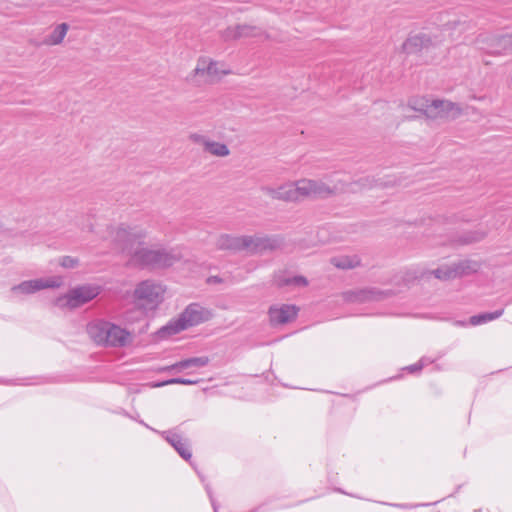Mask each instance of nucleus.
<instances>
[{
    "mask_svg": "<svg viewBox=\"0 0 512 512\" xmlns=\"http://www.w3.org/2000/svg\"><path fill=\"white\" fill-rule=\"evenodd\" d=\"M87 332L95 343L106 347H125L133 342L129 331L104 320L89 323Z\"/></svg>",
    "mask_w": 512,
    "mask_h": 512,
    "instance_id": "f257e3e1",
    "label": "nucleus"
},
{
    "mask_svg": "<svg viewBox=\"0 0 512 512\" xmlns=\"http://www.w3.org/2000/svg\"><path fill=\"white\" fill-rule=\"evenodd\" d=\"M181 258V254L176 249L159 246L143 247L134 254L130 267L150 270L166 269L179 262Z\"/></svg>",
    "mask_w": 512,
    "mask_h": 512,
    "instance_id": "f03ea898",
    "label": "nucleus"
},
{
    "mask_svg": "<svg viewBox=\"0 0 512 512\" xmlns=\"http://www.w3.org/2000/svg\"><path fill=\"white\" fill-rule=\"evenodd\" d=\"M147 231L141 226L119 225L113 237L114 248L128 257L127 266L132 264L134 254L144 246Z\"/></svg>",
    "mask_w": 512,
    "mask_h": 512,
    "instance_id": "7ed1b4c3",
    "label": "nucleus"
},
{
    "mask_svg": "<svg viewBox=\"0 0 512 512\" xmlns=\"http://www.w3.org/2000/svg\"><path fill=\"white\" fill-rule=\"evenodd\" d=\"M211 312L203 308L199 304H190L179 316V318L170 322L168 325L161 328L159 333L161 335H174L182 330L187 329L208 321L211 318Z\"/></svg>",
    "mask_w": 512,
    "mask_h": 512,
    "instance_id": "20e7f679",
    "label": "nucleus"
},
{
    "mask_svg": "<svg viewBox=\"0 0 512 512\" xmlns=\"http://www.w3.org/2000/svg\"><path fill=\"white\" fill-rule=\"evenodd\" d=\"M229 73V70H220L217 61L203 56L197 60V65L187 77V81L199 87L205 84H213L220 80V75Z\"/></svg>",
    "mask_w": 512,
    "mask_h": 512,
    "instance_id": "39448f33",
    "label": "nucleus"
},
{
    "mask_svg": "<svg viewBox=\"0 0 512 512\" xmlns=\"http://www.w3.org/2000/svg\"><path fill=\"white\" fill-rule=\"evenodd\" d=\"M475 43L480 49L486 50L493 55L512 54V35H496L481 33L477 36Z\"/></svg>",
    "mask_w": 512,
    "mask_h": 512,
    "instance_id": "423d86ee",
    "label": "nucleus"
},
{
    "mask_svg": "<svg viewBox=\"0 0 512 512\" xmlns=\"http://www.w3.org/2000/svg\"><path fill=\"white\" fill-rule=\"evenodd\" d=\"M300 198L305 199H327L338 193L336 186H329L322 180L303 178L299 180Z\"/></svg>",
    "mask_w": 512,
    "mask_h": 512,
    "instance_id": "0eeeda50",
    "label": "nucleus"
},
{
    "mask_svg": "<svg viewBox=\"0 0 512 512\" xmlns=\"http://www.w3.org/2000/svg\"><path fill=\"white\" fill-rule=\"evenodd\" d=\"M219 36L224 42L259 37H264L266 40L270 39V35L261 27L247 23L228 26L225 29L219 31Z\"/></svg>",
    "mask_w": 512,
    "mask_h": 512,
    "instance_id": "6e6552de",
    "label": "nucleus"
},
{
    "mask_svg": "<svg viewBox=\"0 0 512 512\" xmlns=\"http://www.w3.org/2000/svg\"><path fill=\"white\" fill-rule=\"evenodd\" d=\"M284 239L279 235H248L247 253L262 255L265 252H274L284 247Z\"/></svg>",
    "mask_w": 512,
    "mask_h": 512,
    "instance_id": "1a4fd4ad",
    "label": "nucleus"
},
{
    "mask_svg": "<svg viewBox=\"0 0 512 512\" xmlns=\"http://www.w3.org/2000/svg\"><path fill=\"white\" fill-rule=\"evenodd\" d=\"M260 190L273 200L287 203L301 202L299 180L288 181L276 187L264 185Z\"/></svg>",
    "mask_w": 512,
    "mask_h": 512,
    "instance_id": "9d476101",
    "label": "nucleus"
},
{
    "mask_svg": "<svg viewBox=\"0 0 512 512\" xmlns=\"http://www.w3.org/2000/svg\"><path fill=\"white\" fill-rule=\"evenodd\" d=\"M99 294V288L93 286H80L73 288L64 297H60L57 300L59 306H68L70 308L79 307Z\"/></svg>",
    "mask_w": 512,
    "mask_h": 512,
    "instance_id": "9b49d317",
    "label": "nucleus"
},
{
    "mask_svg": "<svg viewBox=\"0 0 512 512\" xmlns=\"http://www.w3.org/2000/svg\"><path fill=\"white\" fill-rule=\"evenodd\" d=\"M164 292L165 289L160 283L144 280L136 286L134 297L147 304H158L162 301Z\"/></svg>",
    "mask_w": 512,
    "mask_h": 512,
    "instance_id": "f8f14e48",
    "label": "nucleus"
},
{
    "mask_svg": "<svg viewBox=\"0 0 512 512\" xmlns=\"http://www.w3.org/2000/svg\"><path fill=\"white\" fill-rule=\"evenodd\" d=\"M299 308L295 305H272L268 310L269 321L272 326L284 325L294 321Z\"/></svg>",
    "mask_w": 512,
    "mask_h": 512,
    "instance_id": "ddd939ff",
    "label": "nucleus"
},
{
    "mask_svg": "<svg viewBox=\"0 0 512 512\" xmlns=\"http://www.w3.org/2000/svg\"><path fill=\"white\" fill-rule=\"evenodd\" d=\"M62 283L61 278H49V279H34L23 281L18 285H15L11 288V291L14 293H22V294H32L39 290L45 288H56L59 287Z\"/></svg>",
    "mask_w": 512,
    "mask_h": 512,
    "instance_id": "4468645a",
    "label": "nucleus"
},
{
    "mask_svg": "<svg viewBox=\"0 0 512 512\" xmlns=\"http://www.w3.org/2000/svg\"><path fill=\"white\" fill-rule=\"evenodd\" d=\"M215 246L218 250H226L233 253L245 251L247 253L248 235L221 234L216 239Z\"/></svg>",
    "mask_w": 512,
    "mask_h": 512,
    "instance_id": "2eb2a0df",
    "label": "nucleus"
},
{
    "mask_svg": "<svg viewBox=\"0 0 512 512\" xmlns=\"http://www.w3.org/2000/svg\"><path fill=\"white\" fill-rule=\"evenodd\" d=\"M162 435L184 460L190 461L192 452L186 438L174 431H166Z\"/></svg>",
    "mask_w": 512,
    "mask_h": 512,
    "instance_id": "dca6fc26",
    "label": "nucleus"
},
{
    "mask_svg": "<svg viewBox=\"0 0 512 512\" xmlns=\"http://www.w3.org/2000/svg\"><path fill=\"white\" fill-rule=\"evenodd\" d=\"M435 43L432 37L426 33H419L413 36H410L403 43V50L408 54L418 53L423 49H427L430 46H433Z\"/></svg>",
    "mask_w": 512,
    "mask_h": 512,
    "instance_id": "f3484780",
    "label": "nucleus"
},
{
    "mask_svg": "<svg viewBox=\"0 0 512 512\" xmlns=\"http://www.w3.org/2000/svg\"><path fill=\"white\" fill-rule=\"evenodd\" d=\"M308 283L309 282L306 277L301 275L290 277L287 276L284 271H278L273 275V284L278 288L286 286L306 287Z\"/></svg>",
    "mask_w": 512,
    "mask_h": 512,
    "instance_id": "a211bd4d",
    "label": "nucleus"
},
{
    "mask_svg": "<svg viewBox=\"0 0 512 512\" xmlns=\"http://www.w3.org/2000/svg\"><path fill=\"white\" fill-rule=\"evenodd\" d=\"M330 263L341 270H351L361 266V258L356 255H339L330 258Z\"/></svg>",
    "mask_w": 512,
    "mask_h": 512,
    "instance_id": "6ab92c4d",
    "label": "nucleus"
},
{
    "mask_svg": "<svg viewBox=\"0 0 512 512\" xmlns=\"http://www.w3.org/2000/svg\"><path fill=\"white\" fill-rule=\"evenodd\" d=\"M437 101L439 109V118L455 119L459 117L463 112L462 108L456 103L440 99H437Z\"/></svg>",
    "mask_w": 512,
    "mask_h": 512,
    "instance_id": "aec40b11",
    "label": "nucleus"
},
{
    "mask_svg": "<svg viewBox=\"0 0 512 512\" xmlns=\"http://www.w3.org/2000/svg\"><path fill=\"white\" fill-rule=\"evenodd\" d=\"M453 271L455 273V278L467 276L473 273H476L479 268L480 264L477 261L474 260H462L457 263L452 264Z\"/></svg>",
    "mask_w": 512,
    "mask_h": 512,
    "instance_id": "412c9836",
    "label": "nucleus"
},
{
    "mask_svg": "<svg viewBox=\"0 0 512 512\" xmlns=\"http://www.w3.org/2000/svg\"><path fill=\"white\" fill-rule=\"evenodd\" d=\"M69 29V25L67 23L58 24L54 30L44 38L42 44L47 46L59 45L63 42L67 32Z\"/></svg>",
    "mask_w": 512,
    "mask_h": 512,
    "instance_id": "4be33fe9",
    "label": "nucleus"
},
{
    "mask_svg": "<svg viewBox=\"0 0 512 512\" xmlns=\"http://www.w3.org/2000/svg\"><path fill=\"white\" fill-rule=\"evenodd\" d=\"M487 236V231L474 230L462 233L458 238L453 239V242L459 245H469L482 241Z\"/></svg>",
    "mask_w": 512,
    "mask_h": 512,
    "instance_id": "5701e85b",
    "label": "nucleus"
},
{
    "mask_svg": "<svg viewBox=\"0 0 512 512\" xmlns=\"http://www.w3.org/2000/svg\"><path fill=\"white\" fill-rule=\"evenodd\" d=\"M355 301L365 302L372 300H381L385 293L375 288L360 289L352 292Z\"/></svg>",
    "mask_w": 512,
    "mask_h": 512,
    "instance_id": "b1692460",
    "label": "nucleus"
},
{
    "mask_svg": "<svg viewBox=\"0 0 512 512\" xmlns=\"http://www.w3.org/2000/svg\"><path fill=\"white\" fill-rule=\"evenodd\" d=\"M503 313L504 309H499L494 312H486L478 315H473L469 318V323L473 326L480 325L501 317Z\"/></svg>",
    "mask_w": 512,
    "mask_h": 512,
    "instance_id": "393cba45",
    "label": "nucleus"
},
{
    "mask_svg": "<svg viewBox=\"0 0 512 512\" xmlns=\"http://www.w3.org/2000/svg\"><path fill=\"white\" fill-rule=\"evenodd\" d=\"M204 151L216 157H226L230 154V150L226 144L212 141L210 139L209 142L206 143Z\"/></svg>",
    "mask_w": 512,
    "mask_h": 512,
    "instance_id": "a878e982",
    "label": "nucleus"
},
{
    "mask_svg": "<svg viewBox=\"0 0 512 512\" xmlns=\"http://www.w3.org/2000/svg\"><path fill=\"white\" fill-rule=\"evenodd\" d=\"M437 279L447 281L455 279V273L452 265L441 266L431 272Z\"/></svg>",
    "mask_w": 512,
    "mask_h": 512,
    "instance_id": "bb28decb",
    "label": "nucleus"
},
{
    "mask_svg": "<svg viewBox=\"0 0 512 512\" xmlns=\"http://www.w3.org/2000/svg\"><path fill=\"white\" fill-rule=\"evenodd\" d=\"M429 100L426 98L413 97L409 99L408 106L414 110L421 113H425V109L427 107Z\"/></svg>",
    "mask_w": 512,
    "mask_h": 512,
    "instance_id": "cd10ccee",
    "label": "nucleus"
},
{
    "mask_svg": "<svg viewBox=\"0 0 512 512\" xmlns=\"http://www.w3.org/2000/svg\"><path fill=\"white\" fill-rule=\"evenodd\" d=\"M210 359L208 356H200V357H192L185 359V364L187 368L190 367H205L209 364Z\"/></svg>",
    "mask_w": 512,
    "mask_h": 512,
    "instance_id": "c85d7f7f",
    "label": "nucleus"
},
{
    "mask_svg": "<svg viewBox=\"0 0 512 512\" xmlns=\"http://www.w3.org/2000/svg\"><path fill=\"white\" fill-rule=\"evenodd\" d=\"M199 380L185 379V378H173L156 384V387H162L170 384H182V385H195L198 384Z\"/></svg>",
    "mask_w": 512,
    "mask_h": 512,
    "instance_id": "c756f323",
    "label": "nucleus"
},
{
    "mask_svg": "<svg viewBox=\"0 0 512 512\" xmlns=\"http://www.w3.org/2000/svg\"><path fill=\"white\" fill-rule=\"evenodd\" d=\"M424 115L430 119L439 118V109H438L437 99L428 102Z\"/></svg>",
    "mask_w": 512,
    "mask_h": 512,
    "instance_id": "7c9ffc66",
    "label": "nucleus"
},
{
    "mask_svg": "<svg viewBox=\"0 0 512 512\" xmlns=\"http://www.w3.org/2000/svg\"><path fill=\"white\" fill-rule=\"evenodd\" d=\"M79 263L77 258L71 256H64L61 258L60 265L64 268H75Z\"/></svg>",
    "mask_w": 512,
    "mask_h": 512,
    "instance_id": "2f4dec72",
    "label": "nucleus"
},
{
    "mask_svg": "<svg viewBox=\"0 0 512 512\" xmlns=\"http://www.w3.org/2000/svg\"><path fill=\"white\" fill-rule=\"evenodd\" d=\"M189 139L196 144H201L203 146V150L206 148V143L209 142V139L205 137L204 135L198 134V133H192L189 136Z\"/></svg>",
    "mask_w": 512,
    "mask_h": 512,
    "instance_id": "473e14b6",
    "label": "nucleus"
},
{
    "mask_svg": "<svg viewBox=\"0 0 512 512\" xmlns=\"http://www.w3.org/2000/svg\"><path fill=\"white\" fill-rule=\"evenodd\" d=\"M183 369H187V366L185 364V359L184 360H181L177 363H174L170 366H167V367H164L162 368V371H172V370H175L177 372L183 370Z\"/></svg>",
    "mask_w": 512,
    "mask_h": 512,
    "instance_id": "72a5a7b5",
    "label": "nucleus"
},
{
    "mask_svg": "<svg viewBox=\"0 0 512 512\" xmlns=\"http://www.w3.org/2000/svg\"><path fill=\"white\" fill-rule=\"evenodd\" d=\"M422 368H423V363H422V361H419L416 364L406 367V370H408L410 373H415V372L421 371Z\"/></svg>",
    "mask_w": 512,
    "mask_h": 512,
    "instance_id": "f704fd0d",
    "label": "nucleus"
},
{
    "mask_svg": "<svg viewBox=\"0 0 512 512\" xmlns=\"http://www.w3.org/2000/svg\"><path fill=\"white\" fill-rule=\"evenodd\" d=\"M396 184H397L396 180H388V181L376 183L375 185L376 186H381V187H389V186H394Z\"/></svg>",
    "mask_w": 512,
    "mask_h": 512,
    "instance_id": "c9c22d12",
    "label": "nucleus"
},
{
    "mask_svg": "<svg viewBox=\"0 0 512 512\" xmlns=\"http://www.w3.org/2000/svg\"><path fill=\"white\" fill-rule=\"evenodd\" d=\"M206 488V491H207V494L210 498V501H211V504H212V507L214 509V512H217V506H216V503L211 495V491H210V488L208 486L205 487Z\"/></svg>",
    "mask_w": 512,
    "mask_h": 512,
    "instance_id": "e433bc0d",
    "label": "nucleus"
},
{
    "mask_svg": "<svg viewBox=\"0 0 512 512\" xmlns=\"http://www.w3.org/2000/svg\"><path fill=\"white\" fill-rule=\"evenodd\" d=\"M391 506L398 507V508H407L408 506L406 504H390Z\"/></svg>",
    "mask_w": 512,
    "mask_h": 512,
    "instance_id": "4c0bfd02",
    "label": "nucleus"
},
{
    "mask_svg": "<svg viewBox=\"0 0 512 512\" xmlns=\"http://www.w3.org/2000/svg\"><path fill=\"white\" fill-rule=\"evenodd\" d=\"M336 491H337V492H339V493H342V494H346V495H349V496L355 497V495L349 494V493H347V492L343 491V490H342V489H340V488L336 489Z\"/></svg>",
    "mask_w": 512,
    "mask_h": 512,
    "instance_id": "58836bf2",
    "label": "nucleus"
},
{
    "mask_svg": "<svg viewBox=\"0 0 512 512\" xmlns=\"http://www.w3.org/2000/svg\"><path fill=\"white\" fill-rule=\"evenodd\" d=\"M93 230H94V226H93V224H89V225H88V231H89V232H93Z\"/></svg>",
    "mask_w": 512,
    "mask_h": 512,
    "instance_id": "ea45409f",
    "label": "nucleus"
},
{
    "mask_svg": "<svg viewBox=\"0 0 512 512\" xmlns=\"http://www.w3.org/2000/svg\"><path fill=\"white\" fill-rule=\"evenodd\" d=\"M260 511V508H256L254 510H252L251 512H259Z\"/></svg>",
    "mask_w": 512,
    "mask_h": 512,
    "instance_id": "a19ab883",
    "label": "nucleus"
},
{
    "mask_svg": "<svg viewBox=\"0 0 512 512\" xmlns=\"http://www.w3.org/2000/svg\"><path fill=\"white\" fill-rule=\"evenodd\" d=\"M140 424L145 425L146 427H148V428H149V426H148V425H146L143 421H140Z\"/></svg>",
    "mask_w": 512,
    "mask_h": 512,
    "instance_id": "79ce46f5",
    "label": "nucleus"
}]
</instances>
